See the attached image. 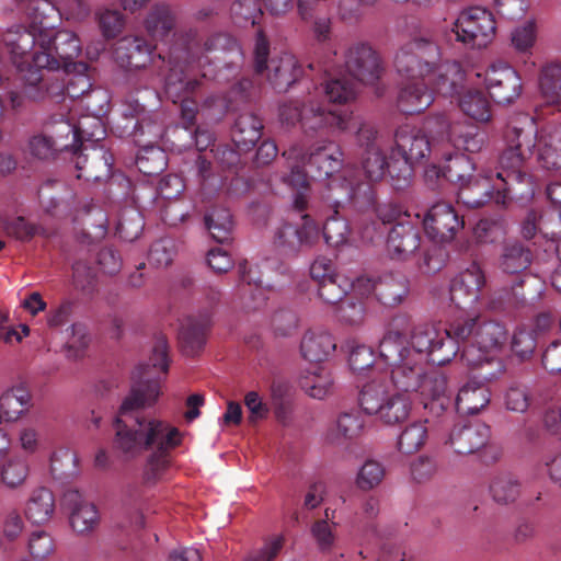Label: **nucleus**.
<instances>
[{"instance_id": "aec40b11", "label": "nucleus", "mask_w": 561, "mask_h": 561, "mask_svg": "<svg viewBox=\"0 0 561 561\" xmlns=\"http://www.w3.org/2000/svg\"><path fill=\"white\" fill-rule=\"evenodd\" d=\"M343 153L333 141L313 145L309 152L305 167L312 180L322 181L337 172L342 167Z\"/></svg>"}, {"instance_id": "0e129e2a", "label": "nucleus", "mask_w": 561, "mask_h": 561, "mask_svg": "<svg viewBox=\"0 0 561 561\" xmlns=\"http://www.w3.org/2000/svg\"><path fill=\"white\" fill-rule=\"evenodd\" d=\"M476 358H480L479 363L468 364L476 367L471 381L485 386V383L492 382L503 375L504 365L500 358L489 357L488 354H478Z\"/></svg>"}, {"instance_id": "e2e57ef3", "label": "nucleus", "mask_w": 561, "mask_h": 561, "mask_svg": "<svg viewBox=\"0 0 561 561\" xmlns=\"http://www.w3.org/2000/svg\"><path fill=\"white\" fill-rule=\"evenodd\" d=\"M336 214H318L314 216L317 220L324 219L323 237L327 243L337 247L347 241L350 228L345 219L336 218Z\"/></svg>"}, {"instance_id": "c85d7f7f", "label": "nucleus", "mask_w": 561, "mask_h": 561, "mask_svg": "<svg viewBox=\"0 0 561 561\" xmlns=\"http://www.w3.org/2000/svg\"><path fill=\"white\" fill-rule=\"evenodd\" d=\"M479 319L480 317L458 318L445 329V334L461 346V359L467 364H477L480 360V358H476V332Z\"/></svg>"}, {"instance_id": "a211bd4d", "label": "nucleus", "mask_w": 561, "mask_h": 561, "mask_svg": "<svg viewBox=\"0 0 561 561\" xmlns=\"http://www.w3.org/2000/svg\"><path fill=\"white\" fill-rule=\"evenodd\" d=\"M396 151L398 156L415 163L434 152L432 140L424 128L416 129L410 126L399 127L394 133Z\"/></svg>"}, {"instance_id": "b1692460", "label": "nucleus", "mask_w": 561, "mask_h": 561, "mask_svg": "<svg viewBox=\"0 0 561 561\" xmlns=\"http://www.w3.org/2000/svg\"><path fill=\"white\" fill-rule=\"evenodd\" d=\"M211 325V316L208 311L190 316L181 322L179 343L184 355H195L206 343V334Z\"/></svg>"}, {"instance_id": "0eeeda50", "label": "nucleus", "mask_w": 561, "mask_h": 561, "mask_svg": "<svg viewBox=\"0 0 561 561\" xmlns=\"http://www.w3.org/2000/svg\"><path fill=\"white\" fill-rule=\"evenodd\" d=\"M506 148L500 156V165L508 168L524 167L539 146L538 128L535 118L520 114L512 119L505 130Z\"/></svg>"}, {"instance_id": "393cba45", "label": "nucleus", "mask_w": 561, "mask_h": 561, "mask_svg": "<svg viewBox=\"0 0 561 561\" xmlns=\"http://www.w3.org/2000/svg\"><path fill=\"white\" fill-rule=\"evenodd\" d=\"M489 437L490 428L485 424H456L449 434L448 443L458 455H471L484 447Z\"/></svg>"}, {"instance_id": "20e7f679", "label": "nucleus", "mask_w": 561, "mask_h": 561, "mask_svg": "<svg viewBox=\"0 0 561 561\" xmlns=\"http://www.w3.org/2000/svg\"><path fill=\"white\" fill-rule=\"evenodd\" d=\"M36 62L48 66V70L64 69L66 72L84 73L88 64L76 61L81 53L79 37L69 30L39 28Z\"/></svg>"}, {"instance_id": "f03ea898", "label": "nucleus", "mask_w": 561, "mask_h": 561, "mask_svg": "<svg viewBox=\"0 0 561 561\" xmlns=\"http://www.w3.org/2000/svg\"><path fill=\"white\" fill-rule=\"evenodd\" d=\"M534 260L533 250L518 240L506 241L501 248L496 266L505 274H517V280L510 288L494 293L490 307L495 311L518 308L534 300L539 294L538 282L522 273L528 270Z\"/></svg>"}, {"instance_id": "dca6fc26", "label": "nucleus", "mask_w": 561, "mask_h": 561, "mask_svg": "<svg viewBox=\"0 0 561 561\" xmlns=\"http://www.w3.org/2000/svg\"><path fill=\"white\" fill-rule=\"evenodd\" d=\"M412 324V316L402 312L394 316L389 328L379 342L380 357L390 366L402 363L410 357L407 341L408 330Z\"/></svg>"}, {"instance_id": "6e6552de", "label": "nucleus", "mask_w": 561, "mask_h": 561, "mask_svg": "<svg viewBox=\"0 0 561 561\" xmlns=\"http://www.w3.org/2000/svg\"><path fill=\"white\" fill-rule=\"evenodd\" d=\"M270 45L262 32L257 34L254 47V69L262 73L268 70L267 79L274 90L279 93L287 92L301 77L302 70L294 56L285 55L279 59H272L267 65Z\"/></svg>"}, {"instance_id": "f257e3e1", "label": "nucleus", "mask_w": 561, "mask_h": 561, "mask_svg": "<svg viewBox=\"0 0 561 561\" xmlns=\"http://www.w3.org/2000/svg\"><path fill=\"white\" fill-rule=\"evenodd\" d=\"M169 344L162 334L154 337L148 363L139 364L131 373V383L123 399L112 426L113 451L124 461L148 453L142 482L154 484L170 465V453L182 442L180 431L168 422L145 415L160 396V374L169 370Z\"/></svg>"}, {"instance_id": "7ed1b4c3", "label": "nucleus", "mask_w": 561, "mask_h": 561, "mask_svg": "<svg viewBox=\"0 0 561 561\" xmlns=\"http://www.w3.org/2000/svg\"><path fill=\"white\" fill-rule=\"evenodd\" d=\"M434 153L444 157L457 151L476 153L485 145V134L476 125L453 121L447 114H434L424 119Z\"/></svg>"}, {"instance_id": "680f3d73", "label": "nucleus", "mask_w": 561, "mask_h": 561, "mask_svg": "<svg viewBox=\"0 0 561 561\" xmlns=\"http://www.w3.org/2000/svg\"><path fill=\"white\" fill-rule=\"evenodd\" d=\"M461 346L455 342L450 336L445 333H437V339L433 344V347L426 358V362H430L437 366H443L451 362L458 354L461 355Z\"/></svg>"}, {"instance_id": "5701e85b", "label": "nucleus", "mask_w": 561, "mask_h": 561, "mask_svg": "<svg viewBox=\"0 0 561 561\" xmlns=\"http://www.w3.org/2000/svg\"><path fill=\"white\" fill-rule=\"evenodd\" d=\"M61 503L69 513V522L76 533L83 535L95 527L98 523L95 506L84 500L78 490H67Z\"/></svg>"}, {"instance_id": "49530a36", "label": "nucleus", "mask_w": 561, "mask_h": 561, "mask_svg": "<svg viewBox=\"0 0 561 561\" xmlns=\"http://www.w3.org/2000/svg\"><path fill=\"white\" fill-rule=\"evenodd\" d=\"M55 511V497L50 490L41 486L35 489L25 507V515L34 524H44L50 519Z\"/></svg>"}, {"instance_id": "6e6d98bb", "label": "nucleus", "mask_w": 561, "mask_h": 561, "mask_svg": "<svg viewBox=\"0 0 561 561\" xmlns=\"http://www.w3.org/2000/svg\"><path fill=\"white\" fill-rule=\"evenodd\" d=\"M411 411V399L401 392L390 393L382 407L379 419L386 424L396 425L404 422Z\"/></svg>"}, {"instance_id": "f8f14e48", "label": "nucleus", "mask_w": 561, "mask_h": 561, "mask_svg": "<svg viewBox=\"0 0 561 561\" xmlns=\"http://www.w3.org/2000/svg\"><path fill=\"white\" fill-rule=\"evenodd\" d=\"M99 142L87 141L88 150L82 149V146L79 145L72 151L75 167L79 171L78 179L101 182L111 176L113 156Z\"/></svg>"}, {"instance_id": "6ab92c4d", "label": "nucleus", "mask_w": 561, "mask_h": 561, "mask_svg": "<svg viewBox=\"0 0 561 561\" xmlns=\"http://www.w3.org/2000/svg\"><path fill=\"white\" fill-rule=\"evenodd\" d=\"M152 50L145 38L124 36L114 44L113 58L124 69H142L151 62Z\"/></svg>"}, {"instance_id": "e433bc0d", "label": "nucleus", "mask_w": 561, "mask_h": 561, "mask_svg": "<svg viewBox=\"0 0 561 561\" xmlns=\"http://www.w3.org/2000/svg\"><path fill=\"white\" fill-rule=\"evenodd\" d=\"M203 56V41L196 30L180 32L170 48V62L190 64Z\"/></svg>"}, {"instance_id": "37998d69", "label": "nucleus", "mask_w": 561, "mask_h": 561, "mask_svg": "<svg viewBox=\"0 0 561 561\" xmlns=\"http://www.w3.org/2000/svg\"><path fill=\"white\" fill-rule=\"evenodd\" d=\"M21 80L24 82L23 93L26 98L38 101L44 99L47 88L43 83V69L48 70V66H38L36 62V51L32 57V62L20 61L16 64Z\"/></svg>"}, {"instance_id": "de8ad7c7", "label": "nucleus", "mask_w": 561, "mask_h": 561, "mask_svg": "<svg viewBox=\"0 0 561 561\" xmlns=\"http://www.w3.org/2000/svg\"><path fill=\"white\" fill-rule=\"evenodd\" d=\"M164 134V126L157 119V115H145L136 119L130 136L138 147L159 145Z\"/></svg>"}, {"instance_id": "c756f323", "label": "nucleus", "mask_w": 561, "mask_h": 561, "mask_svg": "<svg viewBox=\"0 0 561 561\" xmlns=\"http://www.w3.org/2000/svg\"><path fill=\"white\" fill-rule=\"evenodd\" d=\"M424 363L410 356L392 366L391 380L398 392L408 394L422 388L426 377Z\"/></svg>"}, {"instance_id": "79ce46f5", "label": "nucleus", "mask_w": 561, "mask_h": 561, "mask_svg": "<svg viewBox=\"0 0 561 561\" xmlns=\"http://www.w3.org/2000/svg\"><path fill=\"white\" fill-rule=\"evenodd\" d=\"M364 428V421L358 412L341 413L327 433V440L333 445H343L357 438Z\"/></svg>"}, {"instance_id": "3c124183", "label": "nucleus", "mask_w": 561, "mask_h": 561, "mask_svg": "<svg viewBox=\"0 0 561 561\" xmlns=\"http://www.w3.org/2000/svg\"><path fill=\"white\" fill-rule=\"evenodd\" d=\"M136 167L147 176L159 175L167 167V153L159 145L139 147Z\"/></svg>"}, {"instance_id": "09e8293b", "label": "nucleus", "mask_w": 561, "mask_h": 561, "mask_svg": "<svg viewBox=\"0 0 561 561\" xmlns=\"http://www.w3.org/2000/svg\"><path fill=\"white\" fill-rule=\"evenodd\" d=\"M538 161L547 170L561 169V128L539 138Z\"/></svg>"}, {"instance_id": "423d86ee", "label": "nucleus", "mask_w": 561, "mask_h": 561, "mask_svg": "<svg viewBox=\"0 0 561 561\" xmlns=\"http://www.w3.org/2000/svg\"><path fill=\"white\" fill-rule=\"evenodd\" d=\"M88 123L85 119L76 125L64 114H53L43 123L42 129L61 151H73L79 145L88 150L87 141H101L105 136L100 118H92V130H89Z\"/></svg>"}, {"instance_id": "5fc2aeb1", "label": "nucleus", "mask_w": 561, "mask_h": 561, "mask_svg": "<svg viewBox=\"0 0 561 561\" xmlns=\"http://www.w3.org/2000/svg\"><path fill=\"white\" fill-rule=\"evenodd\" d=\"M540 93L548 104L561 103V64H550L541 69Z\"/></svg>"}, {"instance_id": "69168bd1", "label": "nucleus", "mask_w": 561, "mask_h": 561, "mask_svg": "<svg viewBox=\"0 0 561 561\" xmlns=\"http://www.w3.org/2000/svg\"><path fill=\"white\" fill-rule=\"evenodd\" d=\"M448 257V251L444 247L435 243L422 251L417 266L423 274L433 275L446 265Z\"/></svg>"}, {"instance_id": "72a5a7b5", "label": "nucleus", "mask_w": 561, "mask_h": 561, "mask_svg": "<svg viewBox=\"0 0 561 561\" xmlns=\"http://www.w3.org/2000/svg\"><path fill=\"white\" fill-rule=\"evenodd\" d=\"M508 339L507 328L495 320L483 321L479 319L476 332V351L479 354H489L501 351Z\"/></svg>"}, {"instance_id": "a18cd8bd", "label": "nucleus", "mask_w": 561, "mask_h": 561, "mask_svg": "<svg viewBox=\"0 0 561 561\" xmlns=\"http://www.w3.org/2000/svg\"><path fill=\"white\" fill-rule=\"evenodd\" d=\"M38 38L39 31L36 33L35 30L31 31L23 26H16L5 32L3 42L13 61L18 64V58L22 59L30 54L35 46L38 47Z\"/></svg>"}, {"instance_id": "4468645a", "label": "nucleus", "mask_w": 561, "mask_h": 561, "mask_svg": "<svg viewBox=\"0 0 561 561\" xmlns=\"http://www.w3.org/2000/svg\"><path fill=\"white\" fill-rule=\"evenodd\" d=\"M423 225L427 236L435 242H450L463 226V219L447 203H436L424 215Z\"/></svg>"}, {"instance_id": "a878e982", "label": "nucleus", "mask_w": 561, "mask_h": 561, "mask_svg": "<svg viewBox=\"0 0 561 561\" xmlns=\"http://www.w3.org/2000/svg\"><path fill=\"white\" fill-rule=\"evenodd\" d=\"M484 284V277L479 268L466 270L455 277L449 287V299L459 309L473 306Z\"/></svg>"}, {"instance_id": "4d7b16f0", "label": "nucleus", "mask_w": 561, "mask_h": 561, "mask_svg": "<svg viewBox=\"0 0 561 561\" xmlns=\"http://www.w3.org/2000/svg\"><path fill=\"white\" fill-rule=\"evenodd\" d=\"M492 499L502 505L514 503L520 494V482L512 473L496 476L490 484Z\"/></svg>"}, {"instance_id": "9b49d317", "label": "nucleus", "mask_w": 561, "mask_h": 561, "mask_svg": "<svg viewBox=\"0 0 561 561\" xmlns=\"http://www.w3.org/2000/svg\"><path fill=\"white\" fill-rule=\"evenodd\" d=\"M354 197L355 190L350 182L333 180L320 192L321 207L310 205L305 193L299 191L294 196L293 206L298 213L311 211L313 217L318 214H339L340 209L350 204Z\"/></svg>"}, {"instance_id": "cd10ccee", "label": "nucleus", "mask_w": 561, "mask_h": 561, "mask_svg": "<svg viewBox=\"0 0 561 561\" xmlns=\"http://www.w3.org/2000/svg\"><path fill=\"white\" fill-rule=\"evenodd\" d=\"M371 293L386 307L399 306L410 293V280L402 273H387L371 283Z\"/></svg>"}, {"instance_id": "4be33fe9", "label": "nucleus", "mask_w": 561, "mask_h": 561, "mask_svg": "<svg viewBox=\"0 0 561 561\" xmlns=\"http://www.w3.org/2000/svg\"><path fill=\"white\" fill-rule=\"evenodd\" d=\"M420 244V229L410 219L398 221L388 232L387 250L393 260H408Z\"/></svg>"}, {"instance_id": "4c0bfd02", "label": "nucleus", "mask_w": 561, "mask_h": 561, "mask_svg": "<svg viewBox=\"0 0 561 561\" xmlns=\"http://www.w3.org/2000/svg\"><path fill=\"white\" fill-rule=\"evenodd\" d=\"M457 198L469 208H479L491 199L495 201L494 186L489 178L476 175L458 188Z\"/></svg>"}, {"instance_id": "a19ab883", "label": "nucleus", "mask_w": 561, "mask_h": 561, "mask_svg": "<svg viewBox=\"0 0 561 561\" xmlns=\"http://www.w3.org/2000/svg\"><path fill=\"white\" fill-rule=\"evenodd\" d=\"M490 402L489 389L476 381H469L459 389L455 399L457 412L461 414H478Z\"/></svg>"}, {"instance_id": "9d476101", "label": "nucleus", "mask_w": 561, "mask_h": 561, "mask_svg": "<svg viewBox=\"0 0 561 561\" xmlns=\"http://www.w3.org/2000/svg\"><path fill=\"white\" fill-rule=\"evenodd\" d=\"M495 20L485 9L476 7L462 11L454 23L456 38L473 48L485 47L495 34Z\"/></svg>"}, {"instance_id": "864d4df0", "label": "nucleus", "mask_w": 561, "mask_h": 561, "mask_svg": "<svg viewBox=\"0 0 561 561\" xmlns=\"http://www.w3.org/2000/svg\"><path fill=\"white\" fill-rule=\"evenodd\" d=\"M353 286V280L341 275L335 274L332 277H329L322 280L317 286V291L319 298L329 305H339L341 301L346 299V295L348 290Z\"/></svg>"}, {"instance_id": "ddd939ff", "label": "nucleus", "mask_w": 561, "mask_h": 561, "mask_svg": "<svg viewBox=\"0 0 561 561\" xmlns=\"http://www.w3.org/2000/svg\"><path fill=\"white\" fill-rule=\"evenodd\" d=\"M497 179L501 180L503 186H499L495 191V203L506 206L508 202L516 201L528 203L535 196L536 184L533 176L529 175L524 167L508 168L500 165Z\"/></svg>"}, {"instance_id": "603ef678", "label": "nucleus", "mask_w": 561, "mask_h": 561, "mask_svg": "<svg viewBox=\"0 0 561 561\" xmlns=\"http://www.w3.org/2000/svg\"><path fill=\"white\" fill-rule=\"evenodd\" d=\"M299 383L310 397L322 399L331 391L334 380L331 371L327 367L320 366L302 376Z\"/></svg>"}, {"instance_id": "c9c22d12", "label": "nucleus", "mask_w": 561, "mask_h": 561, "mask_svg": "<svg viewBox=\"0 0 561 561\" xmlns=\"http://www.w3.org/2000/svg\"><path fill=\"white\" fill-rule=\"evenodd\" d=\"M335 347V341L328 332L307 331L300 342L301 355L311 363L327 360Z\"/></svg>"}, {"instance_id": "bf43d9fd", "label": "nucleus", "mask_w": 561, "mask_h": 561, "mask_svg": "<svg viewBox=\"0 0 561 561\" xmlns=\"http://www.w3.org/2000/svg\"><path fill=\"white\" fill-rule=\"evenodd\" d=\"M397 154L396 151H392L390 160L387 163V171L391 186L396 191H404L410 187L413 182L414 163L403 157H397Z\"/></svg>"}, {"instance_id": "f704fd0d", "label": "nucleus", "mask_w": 561, "mask_h": 561, "mask_svg": "<svg viewBox=\"0 0 561 561\" xmlns=\"http://www.w3.org/2000/svg\"><path fill=\"white\" fill-rule=\"evenodd\" d=\"M182 65L183 64L173 62V66L165 77L164 92L168 99L173 103L188 98L201 85V81L191 77Z\"/></svg>"}, {"instance_id": "412c9836", "label": "nucleus", "mask_w": 561, "mask_h": 561, "mask_svg": "<svg viewBox=\"0 0 561 561\" xmlns=\"http://www.w3.org/2000/svg\"><path fill=\"white\" fill-rule=\"evenodd\" d=\"M301 128L306 135H323L346 128V115L310 102L304 111Z\"/></svg>"}, {"instance_id": "2f4dec72", "label": "nucleus", "mask_w": 561, "mask_h": 561, "mask_svg": "<svg viewBox=\"0 0 561 561\" xmlns=\"http://www.w3.org/2000/svg\"><path fill=\"white\" fill-rule=\"evenodd\" d=\"M33 397L24 383H19L5 390L0 397V422H14L25 414Z\"/></svg>"}, {"instance_id": "8fccbe9b", "label": "nucleus", "mask_w": 561, "mask_h": 561, "mask_svg": "<svg viewBox=\"0 0 561 561\" xmlns=\"http://www.w3.org/2000/svg\"><path fill=\"white\" fill-rule=\"evenodd\" d=\"M0 227L5 236L21 242H28L36 234L47 236L45 228L28 221L23 216H3L0 218Z\"/></svg>"}, {"instance_id": "7c9ffc66", "label": "nucleus", "mask_w": 561, "mask_h": 561, "mask_svg": "<svg viewBox=\"0 0 561 561\" xmlns=\"http://www.w3.org/2000/svg\"><path fill=\"white\" fill-rule=\"evenodd\" d=\"M262 121L252 113L240 114L231 129V138L234 147L244 153L251 151L261 139Z\"/></svg>"}, {"instance_id": "f3484780", "label": "nucleus", "mask_w": 561, "mask_h": 561, "mask_svg": "<svg viewBox=\"0 0 561 561\" xmlns=\"http://www.w3.org/2000/svg\"><path fill=\"white\" fill-rule=\"evenodd\" d=\"M345 66L348 73L365 84L376 83L383 67L379 55L368 44L359 43L351 46L345 56Z\"/></svg>"}, {"instance_id": "2eb2a0df", "label": "nucleus", "mask_w": 561, "mask_h": 561, "mask_svg": "<svg viewBox=\"0 0 561 561\" xmlns=\"http://www.w3.org/2000/svg\"><path fill=\"white\" fill-rule=\"evenodd\" d=\"M484 81L490 98L499 105L513 104L520 96L522 78L511 66L490 67L485 71Z\"/></svg>"}, {"instance_id": "473e14b6", "label": "nucleus", "mask_w": 561, "mask_h": 561, "mask_svg": "<svg viewBox=\"0 0 561 561\" xmlns=\"http://www.w3.org/2000/svg\"><path fill=\"white\" fill-rule=\"evenodd\" d=\"M434 101L432 91L423 81H413L403 85L398 94L397 106L407 114L413 115L425 111Z\"/></svg>"}, {"instance_id": "774afa93", "label": "nucleus", "mask_w": 561, "mask_h": 561, "mask_svg": "<svg viewBox=\"0 0 561 561\" xmlns=\"http://www.w3.org/2000/svg\"><path fill=\"white\" fill-rule=\"evenodd\" d=\"M426 435V427L421 423L409 425L398 438V450L405 455L416 453L425 443Z\"/></svg>"}, {"instance_id": "c03bdc74", "label": "nucleus", "mask_w": 561, "mask_h": 561, "mask_svg": "<svg viewBox=\"0 0 561 561\" xmlns=\"http://www.w3.org/2000/svg\"><path fill=\"white\" fill-rule=\"evenodd\" d=\"M408 345L410 356L426 362V358L433 347L438 331L428 323L415 324L412 320L411 328L408 330Z\"/></svg>"}, {"instance_id": "58836bf2", "label": "nucleus", "mask_w": 561, "mask_h": 561, "mask_svg": "<svg viewBox=\"0 0 561 561\" xmlns=\"http://www.w3.org/2000/svg\"><path fill=\"white\" fill-rule=\"evenodd\" d=\"M176 22L174 9L169 4L158 3L149 10L145 27L153 39H164L175 28Z\"/></svg>"}, {"instance_id": "39448f33", "label": "nucleus", "mask_w": 561, "mask_h": 561, "mask_svg": "<svg viewBox=\"0 0 561 561\" xmlns=\"http://www.w3.org/2000/svg\"><path fill=\"white\" fill-rule=\"evenodd\" d=\"M440 60L438 43L428 32H424L400 48L394 58V66L401 76L421 79L438 70Z\"/></svg>"}, {"instance_id": "13d9d810", "label": "nucleus", "mask_w": 561, "mask_h": 561, "mask_svg": "<svg viewBox=\"0 0 561 561\" xmlns=\"http://www.w3.org/2000/svg\"><path fill=\"white\" fill-rule=\"evenodd\" d=\"M389 394L383 383L371 381L360 390L358 402L365 413L379 416Z\"/></svg>"}, {"instance_id": "1a4fd4ad", "label": "nucleus", "mask_w": 561, "mask_h": 561, "mask_svg": "<svg viewBox=\"0 0 561 561\" xmlns=\"http://www.w3.org/2000/svg\"><path fill=\"white\" fill-rule=\"evenodd\" d=\"M299 221H285L274 232L275 248L286 256L309 250L319 240L320 228L311 211L300 213Z\"/></svg>"}, {"instance_id": "ea45409f", "label": "nucleus", "mask_w": 561, "mask_h": 561, "mask_svg": "<svg viewBox=\"0 0 561 561\" xmlns=\"http://www.w3.org/2000/svg\"><path fill=\"white\" fill-rule=\"evenodd\" d=\"M205 226L211 238L221 244H228L233 237V220L230 210L215 205L207 209L204 216Z\"/></svg>"}, {"instance_id": "052dcab7", "label": "nucleus", "mask_w": 561, "mask_h": 561, "mask_svg": "<svg viewBox=\"0 0 561 561\" xmlns=\"http://www.w3.org/2000/svg\"><path fill=\"white\" fill-rule=\"evenodd\" d=\"M459 106L467 116L478 122H488L491 117L490 103L482 91H467L460 96Z\"/></svg>"}, {"instance_id": "338daca9", "label": "nucleus", "mask_w": 561, "mask_h": 561, "mask_svg": "<svg viewBox=\"0 0 561 561\" xmlns=\"http://www.w3.org/2000/svg\"><path fill=\"white\" fill-rule=\"evenodd\" d=\"M385 474L386 470L381 462L368 459L358 470L355 484L362 491H370L382 482Z\"/></svg>"}, {"instance_id": "bb28decb", "label": "nucleus", "mask_w": 561, "mask_h": 561, "mask_svg": "<svg viewBox=\"0 0 561 561\" xmlns=\"http://www.w3.org/2000/svg\"><path fill=\"white\" fill-rule=\"evenodd\" d=\"M445 164L440 168L433 165L425 173L426 178H444L449 183L456 184L458 188L474 178L476 165L473 160L460 151L442 157Z\"/></svg>"}]
</instances>
